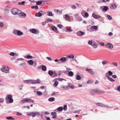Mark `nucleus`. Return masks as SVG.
Here are the masks:
<instances>
[{
  "mask_svg": "<svg viewBox=\"0 0 120 120\" xmlns=\"http://www.w3.org/2000/svg\"><path fill=\"white\" fill-rule=\"evenodd\" d=\"M86 71H88L92 75H93L94 74V72L92 71V69L88 68H87L86 70Z\"/></svg>",
  "mask_w": 120,
  "mask_h": 120,
  "instance_id": "obj_11",
  "label": "nucleus"
},
{
  "mask_svg": "<svg viewBox=\"0 0 120 120\" xmlns=\"http://www.w3.org/2000/svg\"><path fill=\"white\" fill-rule=\"evenodd\" d=\"M93 82V81L92 80H89L87 82V83H91Z\"/></svg>",
  "mask_w": 120,
  "mask_h": 120,
  "instance_id": "obj_49",
  "label": "nucleus"
},
{
  "mask_svg": "<svg viewBox=\"0 0 120 120\" xmlns=\"http://www.w3.org/2000/svg\"><path fill=\"white\" fill-rule=\"evenodd\" d=\"M108 74L109 76H112V72L110 71H108Z\"/></svg>",
  "mask_w": 120,
  "mask_h": 120,
  "instance_id": "obj_50",
  "label": "nucleus"
},
{
  "mask_svg": "<svg viewBox=\"0 0 120 120\" xmlns=\"http://www.w3.org/2000/svg\"><path fill=\"white\" fill-rule=\"evenodd\" d=\"M108 9V7L106 6H105L103 8V10L104 11H106Z\"/></svg>",
  "mask_w": 120,
  "mask_h": 120,
  "instance_id": "obj_35",
  "label": "nucleus"
},
{
  "mask_svg": "<svg viewBox=\"0 0 120 120\" xmlns=\"http://www.w3.org/2000/svg\"><path fill=\"white\" fill-rule=\"evenodd\" d=\"M21 104H23L25 102H27V99H24L21 100L20 102Z\"/></svg>",
  "mask_w": 120,
  "mask_h": 120,
  "instance_id": "obj_19",
  "label": "nucleus"
},
{
  "mask_svg": "<svg viewBox=\"0 0 120 120\" xmlns=\"http://www.w3.org/2000/svg\"><path fill=\"white\" fill-rule=\"evenodd\" d=\"M68 57L70 58H73L74 57V56L73 54H71L70 55H68Z\"/></svg>",
  "mask_w": 120,
  "mask_h": 120,
  "instance_id": "obj_32",
  "label": "nucleus"
},
{
  "mask_svg": "<svg viewBox=\"0 0 120 120\" xmlns=\"http://www.w3.org/2000/svg\"><path fill=\"white\" fill-rule=\"evenodd\" d=\"M51 114L52 115V117L54 119L56 118L57 116V113L56 112H51Z\"/></svg>",
  "mask_w": 120,
  "mask_h": 120,
  "instance_id": "obj_15",
  "label": "nucleus"
},
{
  "mask_svg": "<svg viewBox=\"0 0 120 120\" xmlns=\"http://www.w3.org/2000/svg\"><path fill=\"white\" fill-rule=\"evenodd\" d=\"M59 111H61L63 109V107H59L57 109Z\"/></svg>",
  "mask_w": 120,
  "mask_h": 120,
  "instance_id": "obj_37",
  "label": "nucleus"
},
{
  "mask_svg": "<svg viewBox=\"0 0 120 120\" xmlns=\"http://www.w3.org/2000/svg\"><path fill=\"white\" fill-rule=\"evenodd\" d=\"M85 16L86 17H88L89 16V14L87 12H85L84 14Z\"/></svg>",
  "mask_w": 120,
  "mask_h": 120,
  "instance_id": "obj_55",
  "label": "nucleus"
},
{
  "mask_svg": "<svg viewBox=\"0 0 120 120\" xmlns=\"http://www.w3.org/2000/svg\"><path fill=\"white\" fill-rule=\"evenodd\" d=\"M25 1H22V2L19 3L18 4L19 5H24L25 4Z\"/></svg>",
  "mask_w": 120,
  "mask_h": 120,
  "instance_id": "obj_39",
  "label": "nucleus"
},
{
  "mask_svg": "<svg viewBox=\"0 0 120 120\" xmlns=\"http://www.w3.org/2000/svg\"><path fill=\"white\" fill-rule=\"evenodd\" d=\"M85 32L81 31H80L77 33V35L79 36H82L85 34Z\"/></svg>",
  "mask_w": 120,
  "mask_h": 120,
  "instance_id": "obj_8",
  "label": "nucleus"
},
{
  "mask_svg": "<svg viewBox=\"0 0 120 120\" xmlns=\"http://www.w3.org/2000/svg\"><path fill=\"white\" fill-rule=\"evenodd\" d=\"M47 15L49 16H52L53 15V14H52V12L50 11H48L47 12Z\"/></svg>",
  "mask_w": 120,
  "mask_h": 120,
  "instance_id": "obj_21",
  "label": "nucleus"
},
{
  "mask_svg": "<svg viewBox=\"0 0 120 120\" xmlns=\"http://www.w3.org/2000/svg\"><path fill=\"white\" fill-rule=\"evenodd\" d=\"M37 93L38 94L40 95H41L42 94V93L40 91H38L37 92Z\"/></svg>",
  "mask_w": 120,
  "mask_h": 120,
  "instance_id": "obj_53",
  "label": "nucleus"
},
{
  "mask_svg": "<svg viewBox=\"0 0 120 120\" xmlns=\"http://www.w3.org/2000/svg\"><path fill=\"white\" fill-rule=\"evenodd\" d=\"M17 115L18 116H20V115H22V114L21 113H20L19 112H17Z\"/></svg>",
  "mask_w": 120,
  "mask_h": 120,
  "instance_id": "obj_63",
  "label": "nucleus"
},
{
  "mask_svg": "<svg viewBox=\"0 0 120 120\" xmlns=\"http://www.w3.org/2000/svg\"><path fill=\"white\" fill-rule=\"evenodd\" d=\"M27 102L33 103L34 101L33 100L30 99H27Z\"/></svg>",
  "mask_w": 120,
  "mask_h": 120,
  "instance_id": "obj_25",
  "label": "nucleus"
},
{
  "mask_svg": "<svg viewBox=\"0 0 120 120\" xmlns=\"http://www.w3.org/2000/svg\"><path fill=\"white\" fill-rule=\"evenodd\" d=\"M96 105L97 106H99L101 107H105V106L102 103H96Z\"/></svg>",
  "mask_w": 120,
  "mask_h": 120,
  "instance_id": "obj_18",
  "label": "nucleus"
},
{
  "mask_svg": "<svg viewBox=\"0 0 120 120\" xmlns=\"http://www.w3.org/2000/svg\"><path fill=\"white\" fill-rule=\"evenodd\" d=\"M19 11V12H19L20 13L18 15H19L21 17L23 16L24 17H25L26 16V13H24L23 12H22L21 10H20Z\"/></svg>",
  "mask_w": 120,
  "mask_h": 120,
  "instance_id": "obj_12",
  "label": "nucleus"
},
{
  "mask_svg": "<svg viewBox=\"0 0 120 120\" xmlns=\"http://www.w3.org/2000/svg\"><path fill=\"white\" fill-rule=\"evenodd\" d=\"M112 64L115 67H117V64L116 62H113L112 63Z\"/></svg>",
  "mask_w": 120,
  "mask_h": 120,
  "instance_id": "obj_48",
  "label": "nucleus"
},
{
  "mask_svg": "<svg viewBox=\"0 0 120 120\" xmlns=\"http://www.w3.org/2000/svg\"><path fill=\"white\" fill-rule=\"evenodd\" d=\"M58 83V82L57 81H55L53 85L55 87H56L57 86Z\"/></svg>",
  "mask_w": 120,
  "mask_h": 120,
  "instance_id": "obj_38",
  "label": "nucleus"
},
{
  "mask_svg": "<svg viewBox=\"0 0 120 120\" xmlns=\"http://www.w3.org/2000/svg\"><path fill=\"white\" fill-rule=\"evenodd\" d=\"M76 79L77 80H80L81 79V77L79 75H77L76 76Z\"/></svg>",
  "mask_w": 120,
  "mask_h": 120,
  "instance_id": "obj_40",
  "label": "nucleus"
},
{
  "mask_svg": "<svg viewBox=\"0 0 120 120\" xmlns=\"http://www.w3.org/2000/svg\"><path fill=\"white\" fill-rule=\"evenodd\" d=\"M57 26L60 28L61 29L62 28L63 26L60 24H59Z\"/></svg>",
  "mask_w": 120,
  "mask_h": 120,
  "instance_id": "obj_52",
  "label": "nucleus"
},
{
  "mask_svg": "<svg viewBox=\"0 0 120 120\" xmlns=\"http://www.w3.org/2000/svg\"><path fill=\"white\" fill-rule=\"evenodd\" d=\"M31 8H35L36 9H38V7L37 6H32L31 7Z\"/></svg>",
  "mask_w": 120,
  "mask_h": 120,
  "instance_id": "obj_45",
  "label": "nucleus"
},
{
  "mask_svg": "<svg viewBox=\"0 0 120 120\" xmlns=\"http://www.w3.org/2000/svg\"><path fill=\"white\" fill-rule=\"evenodd\" d=\"M46 20V22H47V23L49 22H52L53 21L52 19L50 18L48 19H47Z\"/></svg>",
  "mask_w": 120,
  "mask_h": 120,
  "instance_id": "obj_34",
  "label": "nucleus"
},
{
  "mask_svg": "<svg viewBox=\"0 0 120 120\" xmlns=\"http://www.w3.org/2000/svg\"><path fill=\"white\" fill-rule=\"evenodd\" d=\"M116 6L114 4L112 5L111 8L112 9V8H116Z\"/></svg>",
  "mask_w": 120,
  "mask_h": 120,
  "instance_id": "obj_42",
  "label": "nucleus"
},
{
  "mask_svg": "<svg viewBox=\"0 0 120 120\" xmlns=\"http://www.w3.org/2000/svg\"><path fill=\"white\" fill-rule=\"evenodd\" d=\"M71 8L73 9H75L76 8V7L75 6V5H73L71 6Z\"/></svg>",
  "mask_w": 120,
  "mask_h": 120,
  "instance_id": "obj_54",
  "label": "nucleus"
},
{
  "mask_svg": "<svg viewBox=\"0 0 120 120\" xmlns=\"http://www.w3.org/2000/svg\"><path fill=\"white\" fill-rule=\"evenodd\" d=\"M12 98V96L11 95L7 94L5 98V99L7 101L9 99V103H11L13 102V99Z\"/></svg>",
  "mask_w": 120,
  "mask_h": 120,
  "instance_id": "obj_1",
  "label": "nucleus"
},
{
  "mask_svg": "<svg viewBox=\"0 0 120 120\" xmlns=\"http://www.w3.org/2000/svg\"><path fill=\"white\" fill-rule=\"evenodd\" d=\"M60 60L62 62H64L66 60V58L65 57H62L61 58Z\"/></svg>",
  "mask_w": 120,
  "mask_h": 120,
  "instance_id": "obj_28",
  "label": "nucleus"
},
{
  "mask_svg": "<svg viewBox=\"0 0 120 120\" xmlns=\"http://www.w3.org/2000/svg\"><path fill=\"white\" fill-rule=\"evenodd\" d=\"M9 68L5 66L2 68L1 69V70L3 72H4L6 73L8 72L9 71Z\"/></svg>",
  "mask_w": 120,
  "mask_h": 120,
  "instance_id": "obj_6",
  "label": "nucleus"
},
{
  "mask_svg": "<svg viewBox=\"0 0 120 120\" xmlns=\"http://www.w3.org/2000/svg\"><path fill=\"white\" fill-rule=\"evenodd\" d=\"M45 14V12L43 11H39L38 13H37L35 15L36 16L41 17L42 15H43Z\"/></svg>",
  "mask_w": 120,
  "mask_h": 120,
  "instance_id": "obj_7",
  "label": "nucleus"
},
{
  "mask_svg": "<svg viewBox=\"0 0 120 120\" xmlns=\"http://www.w3.org/2000/svg\"><path fill=\"white\" fill-rule=\"evenodd\" d=\"M13 33L15 35H17L19 36L22 35L23 34V33L20 30H14L13 32Z\"/></svg>",
  "mask_w": 120,
  "mask_h": 120,
  "instance_id": "obj_2",
  "label": "nucleus"
},
{
  "mask_svg": "<svg viewBox=\"0 0 120 120\" xmlns=\"http://www.w3.org/2000/svg\"><path fill=\"white\" fill-rule=\"evenodd\" d=\"M108 62L107 60H104L102 62V64L103 65L105 64H107L108 63Z\"/></svg>",
  "mask_w": 120,
  "mask_h": 120,
  "instance_id": "obj_33",
  "label": "nucleus"
},
{
  "mask_svg": "<svg viewBox=\"0 0 120 120\" xmlns=\"http://www.w3.org/2000/svg\"><path fill=\"white\" fill-rule=\"evenodd\" d=\"M91 46L93 47L94 48H96L97 47V45L96 43H93Z\"/></svg>",
  "mask_w": 120,
  "mask_h": 120,
  "instance_id": "obj_27",
  "label": "nucleus"
},
{
  "mask_svg": "<svg viewBox=\"0 0 120 120\" xmlns=\"http://www.w3.org/2000/svg\"><path fill=\"white\" fill-rule=\"evenodd\" d=\"M38 114V112H31L28 113L27 114V115L28 116H31L33 117H34Z\"/></svg>",
  "mask_w": 120,
  "mask_h": 120,
  "instance_id": "obj_4",
  "label": "nucleus"
},
{
  "mask_svg": "<svg viewBox=\"0 0 120 120\" xmlns=\"http://www.w3.org/2000/svg\"><path fill=\"white\" fill-rule=\"evenodd\" d=\"M46 67L45 65H43L42 66L41 69L43 71H46Z\"/></svg>",
  "mask_w": 120,
  "mask_h": 120,
  "instance_id": "obj_24",
  "label": "nucleus"
},
{
  "mask_svg": "<svg viewBox=\"0 0 120 120\" xmlns=\"http://www.w3.org/2000/svg\"><path fill=\"white\" fill-rule=\"evenodd\" d=\"M28 63L30 65H32L34 64V62L32 60H30L28 61Z\"/></svg>",
  "mask_w": 120,
  "mask_h": 120,
  "instance_id": "obj_23",
  "label": "nucleus"
},
{
  "mask_svg": "<svg viewBox=\"0 0 120 120\" xmlns=\"http://www.w3.org/2000/svg\"><path fill=\"white\" fill-rule=\"evenodd\" d=\"M65 19L66 20L69 21L70 20V18L69 17L67 14L65 15Z\"/></svg>",
  "mask_w": 120,
  "mask_h": 120,
  "instance_id": "obj_22",
  "label": "nucleus"
},
{
  "mask_svg": "<svg viewBox=\"0 0 120 120\" xmlns=\"http://www.w3.org/2000/svg\"><path fill=\"white\" fill-rule=\"evenodd\" d=\"M64 110H66L67 109V107L66 105H64Z\"/></svg>",
  "mask_w": 120,
  "mask_h": 120,
  "instance_id": "obj_51",
  "label": "nucleus"
},
{
  "mask_svg": "<svg viewBox=\"0 0 120 120\" xmlns=\"http://www.w3.org/2000/svg\"><path fill=\"white\" fill-rule=\"evenodd\" d=\"M42 3L41 1H38L36 3V4L37 5H39L41 4Z\"/></svg>",
  "mask_w": 120,
  "mask_h": 120,
  "instance_id": "obj_44",
  "label": "nucleus"
},
{
  "mask_svg": "<svg viewBox=\"0 0 120 120\" xmlns=\"http://www.w3.org/2000/svg\"><path fill=\"white\" fill-rule=\"evenodd\" d=\"M30 31L33 34H36L37 33V30L35 29H32L30 30Z\"/></svg>",
  "mask_w": 120,
  "mask_h": 120,
  "instance_id": "obj_16",
  "label": "nucleus"
},
{
  "mask_svg": "<svg viewBox=\"0 0 120 120\" xmlns=\"http://www.w3.org/2000/svg\"><path fill=\"white\" fill-rule=\"evenodd\" d=\"M107 17L109 19H112V17L109 15H108L107 16Z\"/></svg>",
  "mask_w": 120,
  "mask_h": 120,
  "instance_id": "obj_56",
  "label": "nucleus"
},
{
  "mask_svg": "<svg viewBox=\"0 0 120 120\" xmlns=\"http://www.w3.org/2000/svg\"><path fill=\"white\" fill-rule=\"evenodd\" d=\"M51 29L52 30L54 31L56 33H58V32L56 28L54 26H52L51 27Z\"/></svg>",
  "mask_w": 120,
  "mask_h": 120,
  "instance_id": "obj_13",
  "label": "nucleus"
},
{
  "mask_svg": "<svg viewBox=\"0 0 120 120\" xmlns=\"http://www.w3.org/2000/svg\"><path fill=\"white\" fill-rule=\"evenodd\" d=\"M9 55L11 56H13L15 55V53L13 52H11L9 53Z\"/></svg>",
  "mask_w": 120,
  "mask_h": 120,
  "instance_id": "obj_46",
  "label": "nucleus"
},
{
  "mask_svg": "<svg viewBox=\"0 0 120 120\" xmlns=\"http://www.w3.org/2000/svg\"><path fill=\"white\" fill-rule=\"evenodd\" d=\"M47 58L50 61L51 60H52V59L51 57H47Z\"/></svg>",
  "mask_w": 120,
  "mask_h": 120,
  "instance_id": "obj_62",
  "label": "nucleus"
},
{
  "mask_svg": "<svg viewBox=\"0 0 120 120\" xmlns=\"http://www.w3.org/2000/svg\"><path fill=\"white\" fill-rule=\"evenodd\" d=\"M36 81H37V83H39L40 82V80L39 79H37Z\"/></svg>",
  "mask_w": 120,
  "mask_h": 120,
  "instance_id": "obj_58",
  "label": "nucleus"
},
{
  "mask_svg": "<svg viewBox=\"0 0 120 120\" xmlns=\"http://www.w3.org/2000/svg\"><path fill=\"white\" fill-rule=\"evenodd\" d=\"M88 44L91 45L92 44V40H89L88 42Z\"/></svg>",
  "mask_w": 120,
  "mask_h": 120,
  "instance_id": "obj_47",
  "label": "nucleus"
},
{
  "mask_svg": "<svg viewBox=\"0 0 120 120\" xmlns=\"http://www.w3.org/2000/svg\"><path fill=\"white\" fill-rule=\"evenodd\" d=\"M68 74L70 76H72L73 75V73L71 71H70L68 72Z\"/></svg>",
  "mask_w": 120,
  "mask_h": 120,
  "instance_id": "obj_41",
  "label": "nucleus"
},
{
  "mask_svg": "<svg viewBox=\"0 0 120 120\" xmlns=\"http://www.w3.org/2000/svg\"><path fill=\"white\" fill-rule=\"evenodd\" d=\"M55 100V99L54 98L51 97L49 98L48 100L50 101H53Z\"/></svg>",
  "mask_w": 120,
  "mask_h": 120,
  "instance_id": "obj_29",
  "label": "nucleus"
},
{
  "mask_svg": "<svg viewBox=\"0 0 120 120\" xmlns=\"http://www.w3.org/2000/svg\"><path fill=\"white\" fill-rule=\"evenodd\" d=\"M19 66L20 67H22L24 68H26L27 67V65L25 62L22 63L19 65Z\"/></svg>",
  "mask_w": 120,
  "mask_h": 120,
  "instance_id": "obj_9",
  "label": "nucleus"
},
{
  "mask_svg": "<svg viewBox=\"0 0 120 120\" xmlns=\"http://www.w3.org/2000/svg\"><path fill=\"white\" fill-rule=\"evenodd\" d=\"M92 28L94 30H97L98 28V27L97 26H93L91 27V29Z\"/></svg>",
  "mask_w": 120,
  "mask_h": 120,
  "instance_id": "obj_36",
  "label": "nucleus"
},
{
  "mask_svg": "<svg viewBox=\"0 0 120 120\" xmlns=\"http://www.w3.org/2000/svg\"><path fill=\"white\" fill-rule=\"evenodd\" d=\"M99 44L101 45V46H104V43L103 42H100L99 43Z\"/></svg>",
  "mask_w": 120,
  "mask_h": 120,
  "instance_id": "obj_60",
  "label": "nucleus"
},
{
  "mask_svg": "<svg viewBox=\"0 0 120 120\" xmlns=\"http://www.w3.org/2000/svg\"><path fill=\"white\" fill-rule=\"evenodd\" d=\"M48 73L52 77H54L56 76L55 75H53L54 73L51 70L49 71Z\"/></svg>",
  "mask_w": 120,
  "mask_h": 120,
  "instance_id": "obj_10",
  "label": "nucleus"
},
{
  "mask_svg": "<svg viewBox=\"0 0 120 120\" xmlns=\"http://www.w3.org/2000/svg\"><path fill=\"white\" fill-rule=\"evenodd\" d=\"M33 83L32 81V80H28V83L29 84H33V83Z\"/></svg>",
  "mask_w": 120,
  "mask_h": 120,
  "instance_id": "obj_43",
  "label": "nucleus"
},
{
  "mask_svg": "<svg viewBox=\"0 0 120 120\" xmlns=\"http://www.w3.org/2000/svg\"><path fill=\"white\" fill-rule=\"evenodd\" d=\"M106 46L108 48L111 49H112L113 47L112 45L110 43H107L106 45Z\"/></svg>",
  "mask_w": 120,
  "mask_h": 120,
  "instance_id": "obj_14",
  "label": "nucleus"
},
{
  "mask_svg": "<svg viewBox=\"0 0 120 120\" xmlns=\"http://www.w3.org/2000/svg\"><path fill=\"white\" fill-rule=\"evenodd\" d=\"M107 78H108V79L110 81L112 82H113L114 81V80H113L111 77L108 76L107 75L106 76Z\"/></svg>",
  "mask_w": 120,
  "mask_h": 120,
  "instance_id": "obj_20",
  "label": "nucleus"
},
{
  "mask_svg": "<svg viewBox=\"0 0 120 120\" xmlns=\"http://www.w3.org/2000/svg\"><path fill=\"white\" fill-rule=\"evenodd\" d=\"M20 10L16 8H14L12 9L11 10V13L15 15L16 14L18 15L20 13H19Z\"/></svg>",
  "mask_w": 120,
  "mask_h": 120,
  "instance_id": "obj_3",
  "label": "nucleus"
},
{
  "mask_svg": "<svg viewBox=\"0 0 120 120\" xmlns=\"http://www.w3.org/2000/svg\"><path fill=\"white\" fill-rule=\"evenodd\" d=\"M33 57L32 56L29 55H27L26 56H26H25L24 57V58H26L27 59H31Z\"/></svg>",
  "mask_w": 120,
  "mask_h": 120,
  "instance_id": "obj_26",
  "label": "nucleus"
},
{
  "mask_svg": "<svg viewBox=\"0 0 120 120\" xmlns=\"http://www.w3.org/2000/svg\"><path fill=\"white\" fill-rule=\"evenodd\" d=\"M112 77L114 78H117V76L115 75H112Z\"/></svg>",
  "mask_w": 120,
  "mask_h": 120,
  "instance_id": "obj_57",
  "label": "nucleus"
},
{
  "mask_svg": "<svg viewBox=\"0 0 120 120\" xmlns=\"http://www.w3.org/2000/svg\"><path fill=\"white\" fill-rule=\"evenodd\" d=\"M45 118H46V119L47 120H50V118L49 117L46 116H45Z\"/></svg>",
  "mask_w": 120,
  "mask_h": 120,
  "instance_id": "obj_64",
  "label": "nucleus"
},
{
  "mask_svg": "<svg viewBox=\"0 0 120 120\" xmlns=\"http://www.w3.org/2000/svg\"><path fill=\"white\" fill-rule=\"evenodd\" d=\"M47 22H46V20L45 22H43L42 23V25H45Z\"/></svg>",
  "mask_w": 120,
  "mask_h": 120,
  "instance_id": "obj_59",
  "label": "nucleus"
},
{
  "mask_svg": "<svg viewBox=\"0 0 120 120\" xmlns=\"http://www.w3.org/2000/svg\"><path fill=\"white\" fill-rule=\"evenodd\" d=\"M54 11L56 13H58L59 12V13H62V11H59L58 9H55L54 10Z\"/></svg>",
  "mask_w": 120,
  "mask_h": 120,
  "instance_id": "obj_30",
  "label": "nucleus"
},
{
  "mask_svg": "<svg viewBox=\"0 0 120 120\" xmlns=\"http://www.w3.org/2000/svg\"><path fill=\"white\" fill-rule=\"evenodd\" d=\"M6 119H7L9 120H14L15 119L14 118L12 117L11 116L7 117L6 118Z\"/></svg>",
  "mask_w": 120,
  "mask_h": 120,
  "instance_id": "obj_31",
  "label": "nucleus"
},
{
  "mask_svg": "<svg viewBox=\"0 0 120 120\" xmlns=\"http://www.w3.org/2000/svg\"><path fill=\"white\" fill-rule=\"evenodd\" d=\"M57 79L58 80H60V81H61V80H65V79H61V78H57Z\"/></svg>",
  "mask_w": 120,
  "mask_h": 120,
  "instance_id": "obj_61",
  "label": "nucleus"
},
{
  "mask_svg": "<svg viewBox=\"0 0 120 120\" xmlns=\"http://www.w3.org/2000/svg\"><path fill=\"white\" fill-rule=\"evenodd\" d=\"M102 92L101 90H97L96 89H94L92 90L91 91V93L92 94H94L96 93H101Z\"/></svg>",
  "mask_w": 120,
  "mask_h": 120,
  "instance_id": "obj_5",
  "label": "nucleus"
},
{
  "mask_svg": "<svg viewBox=\"0 0 120 120\" xmlns=\"http://www.w3.org/2000/svg\"><path fill=\"white\" fill-rule=\"evenodd\" d=\"M92 16L95 19L99 18L101 17L100 16L96 15L94 13L93 14Z\"/></svg>",
  "mask_w": 120,
  "mask_h": 120,
  "instance_id": "obj_17",
  "label": "nucleus"
}]
</instances>
